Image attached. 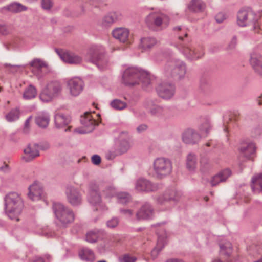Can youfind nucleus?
<instances>
[{
    "mask_svg": "<svg viewBox=\"0 0 262 262\" xmlns=\"http://www.w3.org/2000/svg\"><path fill=\"white\" fill-rule=\"evenodd\" d=\"M113 36L120 42H128L129 39V31L124 28L115 29L112 32Z\"/></svg>",
    "mask_w": 262,
    "mask_h": 262,
    "instance_id": "nucleus-27",
    "label": "nucleus"
},
{
    "mask_svg": "<svg viewBox=\"0 0 262 262\" xmlns=\"http://www.w3.org/2000/svg\"><path fill=\"white\" fill-rule=\"evenodd\" d=\"M197 165V158L195 155L190 153L188 155L186 160V166L190 171L195 169Z\"/></svg>",
    "mask_w": 262,
    "mask_h": 262,
    "instance_id": "nucleus-40",
    "label": "nucleus"
},
{
    "mask_svg": "<svg viewBox=\"0 0 262 262\" xmlns=\"http://www.w3.org/2000/svg\"><path fill=\"white\" fill-rule=\"evenodd\" d=\"M164 246L163 239L159 237L157 246L151 252V255L154 259L157 257L158 253L161 251Z\"/></svg>",
    "mask_w": 262,
    "mask_h": 262,
    "instance_id": "nucleus-43",
    "label": "nucleus"
},
{
    "mask_svg": "<svg viewBox=\"0 0 262 262\" xmlns=\"http://www.w3.org/2000/svg\"><path fill=\"white\" fill-rule=\"evenodd\" d=\"M181 196V193L174 189H168L164 193L157 198V202L160 204H164L167 202L178 201Z\"/></svg>",
    "mask_w": 262,
    "mask_h": 262,
    "instance_id": "nucleus-16",
    "label": "nucleus"
},
{
    "mask_svg": "<svg viewBox=\"0 0 262 262\" xmlns=\"http://www.w3.org/2000/svg\"><path fill=\"white\" fill-rule=\"evenodd\" d=\"M120 212L125 215L130 216L133 214L132 210L130 209H120Z\"/></svg>",
    "mask_w": 262,
    "mask_h": 262,
    "instance_id": "nucleus-62",
    "label": "nucleus"
},
{
    "mask_svg": "<svg viewBox=\"0 0 262 262\" xmlns=\"http://www.w3.org/2000/svg\"><path fill=\"white\" fill-rule=\"evenodd\" d=\"M81 124L85 127L84 133H89L93 131L96 125V121L92 118L90 113H85L84 116H81L80 119Z\"/></svg>",
    "mask_w": 262,
    "mask_h": 262,
    "instance_id": "nucleus-25",
    "label": "nucleus"
},
{
    "mask_svg": "<svg viewBox=\"0 0 262 262\" xmlns=\"http://www.w3.org/2000/svg\"><path fill=\"white\" fill-rule=\"evenodd\" d=\"M55 124L57 128H61L67 125L70 122V117L64 116L62 114H57L55 115Z\"/></svg>",
    "mask_w": 262,
    "mask_h": 262,
    "instance_id": "nucleus-36",
    "label": "nucleus"
},
{
    "mask_svg": "<svg viewBox=\"0 0 262 262\" xmlns=\"http://www.w3.org/2000/svg\"><path fill=\"white\" fill-rule=\"evenodd\" d=\"M121 18L122 15L119 12H112L103 17L102 23L103 26L107 27L121 20Z\"/></svg>",
    "mask_w": 262,
    "mask_h": 262,
    "instance_id": "nucleus-33",
    "label": "nucleus"
},
{
    "mask_svg": "<svg viewBox=\"0 0 262 262\" xmlns=\"http://www.w3.org/2000/svg\"><path fill=\"white\" fill-rule=\"evenodd\" d=\"M189 11L194 12H201L205 8V4L201 0H192L188 6Z\"/></svg>",
    "mask_w": 262,
    "mask_h": 262,
    "instance_id": "nucleus-35",
    "label": "nucleus"
},
{
    "mask_svg": "<svg viewBox=\"0 0 262 262\" xmlns=\"http://www.w3.org/2000/svg\"><path fill=\"white\" fill-rule=\"evenodd\" d=\"M32 117L30 116L25 121V124H24V130L27 132V129L29 128L30 122L31 120Z\"/></svg>",
    "mask_w": 262,
    "mask_h": 262,
    "instance_id": "nucleus-61",
    "label": "nucleus"
},
{
    "mask_svg": "<svg viewBox=\"0 0 262 262\" xmlns=\"http://www.w3.org/2000/svg\"><path fill=\"white\" fill-rule=\"evenodd\" d=\"M112 108L117 110H122L126 107V104L119 99H114L110 103Z\"/></svg>",
    "mask_w": 262,
    "mask_h": 262,
    "instance_id": "nucleus-44",
    "label": "nucleus"
},
{
    "mask_svg": "<svg viewBox=\"0 0 262 262\" xmlns=\"http://www.w3.org/2000/svg\"><path fill=\"white\" fill-rule=\"evenodd\" d=\"M239 150L246 158L252 159L255 155L256 146L253 142H242L239 147Z\"/></svg>",
    "mask_w": 262,
    "mask_h": 262,
    "instance_id": "nucleus-22",
    "label": "nucleus"
},
{
    "mask_svg": "<svg viewBox=\"0 0 262 262\" xmlns=\"http://www.w3.org/2000/svg\"><path fill=\"white\" fill-rule=\"evenodd\" d=\"M66 194L68 201L72 206H78L82 203V194L79 190L72 186H68Z\"/></svg>",
    "mask_w": 262,
    "mask_h": 262,
    "instance_id": "nucleus-11",
    "label": "nucleus"
},
{
    "mask_svg": "<svg viewBox=\"0 0 262 262\" xmlns=\"http://www.w3.org/2000/svg\"><path fill=\"white\" fill-rule=\"evenodd\" d=\"M231 174V171L229 169H226L220 171L212 178L211 181V185L215 186L220 182L226 181Z\"/></svg>",
    "mask_w": 262,
    "mask_h": 262,
    "instance_id": "nucleus-30",
    "label": "nucleus"
},
{
    "mask_svg": "<svg viewBox=\"0 0 262 262\" xmlns=\"http://www.w3.org/2000/svg\"><path fill=\"white\" fill-rule=\"evenodd\" d=\"M118 202L122 204H126L130 202L131 200L130 195L125 192H120L116 195Z\"/></svg>",
    "mask_w": 262,
    "mask_h": 262,
    "instance_id": "nucleus-42",
    "label": "nucleus"
},
{
    "mask_svg": "<svg viewBox=\"0 0 262 262\" xmlns=\"http://www.w3.org/2000/svg\"><path fill=\"white\" fill-rule=\"evenodd\" d=\"M261 55L256 53H252L250 56V62L254 70L259 75H262V61Z\"/></svg>",
    "mask_w": 262,
    "mask_h": 262,
    "instance_id": "nucleus-29",
    "label": "nucleus"
},
{
    "mask_svg": "<svg viewBox=\"0 0 262 262\" xmlns=\"http://www.w3.org/2000/svg\"><path fill=\"white\" fill-rule=\"evenodd\" d=\"M172 169V163L169 159L163 157L158 158L153 162L154 173L159 179H162L170 174Z\"/></svg>",
    "mask_w": 262,
    "mask_h": 262,
    "instance_id": "nucleus-7",
    "label": "nucleus"
},
{
    "mask_svg": "<svg viewBox=\"0 0 262 262\" xmlns=\"http://www.w3.org/2000/svg\"><path fill=\"white\" fill-rule=\"evenodd\" d=\"M199 90L203 93H206L211 90L210 85L206 79H202L201 80Z\"/></svg>",
    "mask_w": 262,
    "mask_h": 262,
    "instance_id": "nucleus-48",
    "label": "nucleus"
},
{
    "mask_svg": "<svg viewBox=\"0 0 262 262\" xmlns=\"http://www.w3.org/2000/svg\"><path fill=\"white\" fill-rule=\"evenodd\" d=\"M122 81L126 85L132 86L141 82L144 89L151 84L149 74L135 68H129L125 70L122 75Z\"/></svg>",
    "mask_w": 262,
    "mask_h": 262,
    "instance_id": "nucleus-1",
    "label": "nucleus"
},
{
    "mask_svg": "<svg viewBox=\"0 0 262 262\" xmlns=\"http://www.w3.org/2000/svg\"><path fill=\"white\" fill-rule=\"evenodd\" d=\"M158 95L163 99H168L174 95V85L171 83L164 82L158 85L156 88Z\"/></svg>",
    "mask_w": 262,
    "mask_h": 262,
    "instance_id": "nucleus-13",
    "label": "nucleus"
},
{
    "mask_svg": "<svg viewBox=\"0 0 262 262\" xmlns=\"http://www.w3.org/2000/svg\"><path fill=\"white\" fill-rule=\"evenodd\" d=\"M4 66L5 67L8 68L9 70L12 72L16 71L19 67L18 66L11 64L9 63H5Z\"/></svg>",
    "mask_w": 262,
    "mask_h": 262,
    "instance_id": "nucleus-57",
    "label": "nucleus"
},
{
    "mask_svg": "<svg viewBox=\"0 0 262 262\" xmlns=\"http://www.w3.org/2000/svg\"><path fill=\"white\" fill-rule=\"evenodd\" d=\"M262 133V124L256 125L252 130L253 136L256 137L261 135Z\"/></svg>",
    "mask_w": 262,
    "mask_h": 262,
    "instance_id": "nucleus-51",
    "label": "nucleus"
},
{
    "mask_svg": "<svg viewBox=\"0 0 262 262\" xmlns=\"http://www.w3.org/2000/svg\"><path fill=\"white\" fill-rule=\"evenodd\" d=\"M211 128V126L208 121H205L200 126V129L202 131L205 132L206 133H208Z\"/></svg>",
    "mask_w": 262,
    "mask_h": 262,
    "instance_id": "nucleus-53",
    "label": "nucleus"
},
{
    "mask_svg": "<svg viewBox=\"0 0 262 262\" xmlns=\"http://www.w3.org/2000/svg\"><path fill=\"white\" fill-rule=\"evenodd\" d=\"M8 30L5 26L0 24V34L6 35L8 33Z\"/></svg>",
    "mask_w": 262,
    "mask_h": 262,
    "instance_id": "nucleus-60",
    "label": "nucleus"
},
{
    "mask_svg": "<svg viewBox=\"0 0 262 262\" xmlns=\"http://www.w3.org/2000/svg\"><path fill=\"white\" fill-rule=\"evenodd\" d=\"M201 137L200 134L192 128L186 129L182 135L183 141L187 144H196L200 141Z\"/></svg>",
    "mask_w": 262,
    "mask_h": 262,
    "instance_id": "nucleus-17",
    "label": "nucleus"
},
{
    "mask_svg": "<svg viewBox=\"0 0 262 262\" xmlns=\"http://www.w3.org/2000/svg\"><path fill=\"white\" fill-rule=\"evenodd\" d=\"M52 208L56 219L62 227H65L74 221V213L69 208L60 203H54Z\"/></svg>",
    "mask_w": 262,
    "mask_h": 262,
    "instance_id": "nucleus-6",
    "label": "nucleus"
},
{
    "mask_svg": "<svg viewBox=\"0 0 262 262\" xmlns=\"http://www.w3.org/2000/svg\"><path fill=\"white\" fill-rule=\"evenodd\" d=\"M157 43V39L152 37H146L141 39V47L144 50H149Z\"/></svg>",
    "mask_w": 262,
    "mask_h": 262,
    "instance_id": "nucleus-37",
    "label": "nucleus"
},
{
    "mask_svg": "<svg viewBox=\"0 0 262 262\" xmlns=\"http://www.w3.org/2000/svg\"><path fill=\"white\" fill-rule=\"evenodd\" d=\"M237 44V38L235 36H234L231 40L230 43L228 46V49L232 50L234 49Z\"/></svg>",
    "mask_w": 262,
    "mask_h": 262,
    "instance_id": "nucleus-55",
    "label": "nucleus"
},
{
    "mask_svg": "<svg viewBox=\"0 0 262 262\" xmlns=\"http://www.w3.org/2000/svg\"><path fill=\"white\" fill-rule=\"evenodd\" d=\"M37 91L34 86L30 85L26 88L23 93V98L25 100L33 99L36 97Z\"/></svg>",
    "mask_w": 262,
    "mask_h": 262,
    "instance_id": "nucleus-41",
    "label": "nucleus"
},
{
    "mask_svg": "<svg viewBox=\"0 0 262 262\" xmlns=\"http://www.w3.org/2000/svg\"><path fill=\"white\" fill-rule=\"evenodd\" d=\"M27 9V7L25 6L21 5L20 3H14L3 7L1 9V11L3 13L7 12L12 13H20L26 11Z\"/></svg>",
    "mask_w": 262,
    "mask_h": 262,
    "instance_id": "nucleus-32",
    "label": "nucleus"
},
{
    "mask_svg": "<svg viewBox=\"0 0 262 262\" xmlns=\"http://www.w3.org/2000/svg\"><path fill=\"white\" fill-rule=\"evenodd\" d=\"M148 107L150 113L152 116L162 117L165 118L174 116V112L170 108L164 107L159 105L154 104L151 101L148 102Z\"/></svg>",
    "mask_w": 262,
    "mask_h": 262,
    "instance_id": "nucleus-10",
    "label": "nucleus"
},
{
    "mask_svg": "<svg viewBox=\"0 0 262 262\" xmlns=\"http://www.w3.org/2000/svg\"><path fill=\"white\" fill-rule=\"evenodd\" d=\"M56 52L65 62L70 64H79L82 61V58L79 55L70 52L61 53L58 49H55Z\"/></svg>",
    "mask_w": 262,
    "mask_h": 262,
    "instance_id": "nucleus-21",
    "label": "nucleus"
},
{
    "mask_svg": "<svg viewBox=\"0 0 262 262\" xmlns=\"http://www.w3.org/2000/svg\"><path fill=\"white\" fill-rule=\"evenodd\" d=\"M41 6L45 10H50L53 6L52 0H42Z\"/></svg>",
    "mask_w": 262,
    "mask_h": 262,
    "instance_id": "nucleus-49",
    "label": "nucleus"
},
{
    "mask_svg": "<svg viewBox=\"0 0 262 262\" xmlns=\"http://www.w3.org/2000/svg\"><path fill=\"white\" fill-rule=\"evenodd\" d=\"M200 163L201 166L204 167V169H206L207 168L208 160L206 158H202L200 161Z\"/></svg>",
    "mask_w": 262,
    "mask_h": 262,
    "instance_id": "nucleus-59",
    "label": "nucleus"
},
{
    "mask_svg": "<svg viewBox=\"0 0 262 262\" xmlns=\"http://www.w3.org/2000/svg\"><path fill=\"white\" fill-rule=\"evenodd\" d=\"M98 236V231H91L86 234L85 238L88 242L93 243L97 242Z\"/></svg>",
    "mask_w": 262,
    "mask_h": 262,
    "instance_id": "nucleus-45",
    "label": "nucleus"
},
{
    "mask_svg": "<svg viewBox=\"0 0 262 262\" xmlns=\"http://www.w3.org/2000/svg\"><path fill=\"white\" fill-rule=\"evenodd\" d=\"M186 73V67L184 62L179 60L171 59L167 62L164 67V74L167 77L175 80L184 79Z\"/></svg>",
    "mask_w": 262,
    "mask_h": 262,
    "instance_id": "nucleus-3",
    "label": "nucleus"
},
{
    "mask_svg": "<svg viewBox=\"0 0 262 262\" xmlns=\"http://www.w3.org/2000/svg\"><path fill=\"white\" fill-rule=\"evenodd\" d=\"M6 213L11 220L19 221L18 216L24 206L20 195L16 192H10L4 198Z\"/></svg>",
    "mask_w": 262,
    "mask_h": 262,
    "instance_id": "nucleus-2",
    "label": "nucleus"
},
{
    "mask_svg": "<svg viewBox=\"0 0 262 262\" xmlns=\"http://www.w3.org/2000/svg\"><path fill=\"white\" fill-rule=\"evenodd\" d=\"M50 118L46 114H39L35 118L36 124L41 128H46L49 124Z\"/></svg>",
    "mask_w": 262,
    "mask_h": 262,
    "instance_id": "nucleus-39",
    "label": "nucleus"
},
{
    "mask_svg": "<svg viewBox=\"0 0 262 262\" xmlns=\"http://www.w3.org/2000/svg\"><path fill=\"white\" fill-rule=\"evenodd\" d=\"M129 148V143L126 140L121 141L118 148V154L121 155L127 151Z\"/></svg>",
    "mask_w": 262,
    "mask_h": 262,
    "instance_id": "nucleus-46",
    "label": "nucleus"
},
{
    "mask_svg": "<svg viewBox=\"0 0 262 262\" xmlns=\"http://www.w3.org/2000/svg\"><path fill=\"white\" fill-rule=\"evenodd\" d=\"M62 86L57 81L48 83L40 94V99L43 102H49L57 97L61 92Z\"/></svg>",
    "mask_w": 262,
    "mask_h": 262,
    "instance_id": "nucleus-8",
    "label": "nucleus"
},
{
    "mask_svg": "<svg viewBox=\"0 0 262 262\" xmlns=\"http://www.w3.org/2000/svg\"><path fill=\"white\" fill-rule=\"evenodd\" d=\"M68 86L71 95L73 96H77L83 90V82L79 78H73L68 81Z\"/></svg>",
    "mask_w": 262,
    "mask_h": 262,
    "instance_id": "nucleus-19",
    "label": "nucleus"
},
{
    "mask_svg": "<svg viewBox=\"0 0 262 262\" xmlns=\"http://www.w3.org/2000/svg\"><path fill=\"white\" fill-rule=\"evenodd\" d=\"M227 18V15L225 13L223 12H220L215 16V20L218 23H221L223 22Z\"/></svg>",
    "mask_w": 262,
    "mask_h": 262,
    "instance_id": "nucleus-52",
    "label": "nucleus"
},
{
    "mask_svg": "<svg viewBox=\"0 0 262 262\" xmlns=\"http://www.w3.org/2000/svg\"><path fill=\"white\" fill-rule=\"evenodd\" d=\"M79 255L82 260L90 261H93L95 260L94 252L91 249L86 248L81 249L79 252Z\"/></svg>",
    "mask_w": 262,
    "mask_h": 262,
    "instance_id": "nucleus-38",
    "label": "nucleus"
},
{
    "mask_svg": "<svg viewBox=\"0 0 262 262\" xmlns=\"http://www.w3.org/2000/svg\"><path fill=\"white\" fill-rule=\"evenodd\" d=\"M183 54L189 60H195L201 57L202 54L195 51L193 48L188 45H180L179 47Z\"/></svg>",
    "mask_w": 262,
    "mask_h": 262,
    "instance_id": "nucleus-24",
    "label": "nucleus"
},
{
    "mask_svg": "<svg viewBox=\"0 0 262 262\" xmlns=\"http://www.w3.org/2000/svg\"><path fill=\"white\" fill-rule=\"evenodd\" d=\"M92 162L95 165H99L101 163V158L99 155H94L92 157Z\"/></svg>",
    "mask_w": 262,
    "mask_h": 262,
    "instance_id": "nucleus-56",
    "label": "nucleus"
},
{
    "mask_svg": "<svg viewBox=\"0 0 262 262\" xmlns=\"http://www.w3.org/2000/svg\"><path fill=\"white\" fill-rule=\"evenodd\" d=\"M146 23L150 27L152 25L159 27L162 25L167 26L169 23V18L164 14L150 13L146 18Z\"/></svg>",
    "mask_w": 262,
    "mask_h": 262,
    "instance_id": "nucleus-12",
    "label": "nucleus"
},
{
    "mask_svg": "<svg viewBox=\"0 0 262 262\" xmlns=\"http://www.w3.org/2000/svg\"><path fill=\"white\" fill-rule=\"evenodd\" d=\"M28 196L33 201L38 200L43 197V191L42 188L38 183H34L30 186Z\"/></svg>",
    "mask_w": 262,
    "mask_h": 262,
    "instance_id": "nucleus-23",
    "label": "nucleus"
},
{
    "mask_svg": "<svg viewBox=\"0 0 262 262\" xmlns=\"http://www.w3.org/2000/svg\"><path fill=\"white\" fill-rule=\"evenodd\" d=\"M221 258L215 259L212 262H223L221 259L226 260L230 257L232 253V246L230 243H226L225 244L220 245Z\"/></svg>",
    "mask_w": 262,
    "mask_h": 262,
    "instance_id": "nucleus-28",
    "label": "nucleus"
},
{
    "mask_svg": "<svg viewBox=\"0 0 262 262\" xmlns=\"http://www.w3.org/2000/svg\"><path fill=\"white\" fill-rule=\"evenodd\" d=\"M99 184L102 185V188H101V190L105 198L110 199L117 194L116 188L113 185L103 183H99Z\"/></svg>",
    "mask_w": 262,
    "mask_h": 262,
    "instance_id": "nucleus-34",
    "label": "nucleus"
},
{
    "mask_svg": "<svg viewBox=\"0 0 262 262\" xmlns=\"http://www.w3.org/2000/svg\"><path fill=\"white\" fill-rule=\"evenodd\" d=\"M40 146L36 143H29L27 147L24 149L25 156L23 159L26 162H29L39 156V149Z\"/></svg>",
    "mask_w": 262,
    "mask_h": 262,
    "instance_id": "nucleus-14",
    "label": "nucleus"
},
{
    "mask_svg": "<svg viewBox=\"0 0 262 262\" xmlns=\"http://www.w3.org/2000/svg\"><path fill=\"white\" fill-rule=\"evenodd\" d=\"M118 224V220L117 218H113L107 222V225L110 228H115Z\"/></svg>",
    "mask_w": 262,
    "mask_h": 262,
    "instance_id": "nucleus-54",
    "label": "nucleus"
},
{
    "mask_svg": "<svg viewBox=\"0 0 262 262\" xmlns=\"http://www.w3.org/2000/svg\"><path fill=\"white\" fill-rule=\"evenodd\" d=\"M258 17L249 7L243 8L239 10L237 15V23L241 27H245L249 24L253 25V30L258 33L259 24L258 21Z\"/></svg>",
    "mask_w": 262,
    "mask_h": 262,
    "instance_id": "nucleus-5",
    "label": "nucleus"
},
{
    "mask_svg": "<svg viewBox=\"0 0 262 262\" xmlns=\"http://www.w3.org/2000/svg\"><path fill=\"white\" fill-rule=\"evenodd\" d=\"M119 260L120 262H135L136 258L131 257L128 254H125L122 258H120Z\"/></svg>",
    "mask_w": 262,
    "mask_h": 262,
    "instance_id": "nucleus-50",
    "label": "nucleus"
},
{
    "mask_svg": "<svg viewBox=\"0 0 262 262\" xmlns=\"http://www.w3.org/2000/svg\"><path fill=\"white\" fill-rule=\"evenodd\" d=\"M31 262H45L42 258L40 257H35Z\"/></svg>",
    "mask_w": 262,
    "mask_h": 262,
    "instance_id": "nucleus-64",
    "label": "nucleus"
},
{
    "mask_svg": "<svg viewBox=\"0 0 262 262\" xmlns=\"http://www.w3.org/2000/svg\"><path fill=\"white\" fill-rule=\"evenodd\" d=\"M147 128V126L146 125L141 124L137 128V130L139 132H141L145 130Z\"/></svg>",
    "mask_w": 262,
    "mask_h": 262,
    "instance_id": "nucleus-63",
    "label": "nucleus"
},
{
    "mask_svg": "<svg viewBox=\"0 0 262 262\" xmlns=\"http://www.w3.org/2000/svg\"><path fill=\"white\" fill-rule=\"evenodd\" d=\"M154 211L152 206L148 203H145L141 207L136 213L138 220H149L154 216Z\"/></svg>",
    "mask_w": 262,
    "mask_h": 262,
    "instance_id": "nucleus-18",
    "label": "nucleus"
},
{
    "mask_svg": "<svg viewBox=\"0 0 262 262\" xmlns=\"http://www.w3.org/2000/svg\"><path fill=\"white\" fill-rule=\"evenodd\" d=\"M19 118V112L17 109L11 110L6 115V118L9 122L14 121Z\"/></svg>",
    "mask_w": 262,
    "mask_h": 262,
    "instance_id": "nucleus-47",
    "label": "nucleus"
},
{
    "mask_svg": "<svg viewBox=\"0 0 262 262\" xmlns=\"http://www.w3.org/2000/svg\"><path fill=\"white\" fill-rule=\"evenodd\" d=\"M86 59L101 70L107 69L109 66L108 57L105 55L104 49L101 47L91 48L87 54Z\"/></svg>",
    "mask_w": 262,
    "mask_h": 262,
    "instance_id": "nucleus-4",
    "label": "nucleus"
},
{
    "mask_svg": "<svg viewBox=\"0 0 262 262\" xmlns=\"http://www.w3.org/2000/svg\"><path fill=\"white\" fill-rule=\"evenodd\" d=\"M81 124L85 127L84 133H89L93 131L96 125V121L92 118L90 113H85L84 116H81L80 119Z\"/></svg>",
    "mask_w": 262,
    "mask_h": 262,
    "instance_id": "nucleus-26",
    "label": "nucleus"
},
{
    "mask_svg": "<svg viewBox=\"0 0 262 262\" xmlns=\"http://www.w3.org/2000/svg\"><path fill=\"white\" fill-rule=\"evenodd\" d=\"M118 155H120V154H118V151L116 149L114 152H108L106 155V157L107 159L112 160Z\"/></svg>",
    "mask_w": 262,
    "mask_h": 262,
    "instance_id": "nucleus-58",
    "label": "nucleus"
},
{
    "mask_svg": "<svg viewBox=\"0 0 262 262\" xmlns=\"http://www.w3.org/2000/svg\"><path fill=\"white\" fill-rule=\"evenodd\" d=\"M136 189L138 191L149 192L157 191L158 187L147 179L140 178L136 182Z\"/></svg>",
    "mask_w": 262,
    "mask_h": 262,
    "instance_id": "nucleus-15",
    "label": "nucleus"
},
{
    "mask_svg": "<svg viewBox=\"0 0 262 262\" xmlns=\"http://www.w3.org/2000/svg\"><path fill=\"white\" fill-rule=\"evenodd\" d=\"M251 187L254 193H262V172L256 174L252 177Z\"/></svg>",
    "mask_w": 262,
    "mask_h": 262,
    "instance_id": "nucleus-31",
    "label": "nucleus"
},
{
    "mask_svg": "<svg viewBox=\"0 0 262 262\" xmlns=\"http://www.w3.org/2000/svg\"><path fill=\"white\" fill-rule=\"evenodd\" d=\"M102 185L95 182H91L88 186V201L92 205L97 206L102 202L100 191L102 188Z\"/></svg>",
    "mask_w": 262,
    "mask_h": 262,
    "instance_id": "nucleus-9",
    "label": "nucleus"
},
{
    "mask_svg": "<svg viewBox=\"0 0 262 262\" xmlns=\"http://www.w3.org/2000/svg\"><path fill=\"white\" fill-rule=\"evenodd\" d=\"M30 66L32 67L33 72L40 77L43 76V72L46 73L48 70L46 63L39 59H34L30 63Z\"/></svg>",
    "mask_w": 262,
    "mask_h": 262,
    "instance_id": "nucleus-20",
    "label": "nucleus"
}]
</instances>
